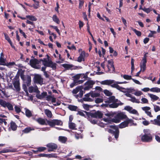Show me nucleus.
<instances>
[{
	"label": "nucleus",
	"mask_w": 160,
	"mask_h": 160,
	"mask_svg": "<svg viewBox=\"0 0 160 160\" xmlns=\"http://www.w3.org/2000/svg\"><path fill=\"white\" fill-rule=\"evenodd\" d=\"M127 82L125 81L122 82H116L114 80H107L102 81L100 83L102 85H111L112 87L116 88L118 90L122 92H124V91L123 90L125 89L123 88L120 87L118 84L126 83Z\"/></svg>",
	"instance_id": "obj_1"
},
{
	"label": "nucleus",
	"mask_w": 160,
	"mask_h": 160,
	"mask_svg": "<svg viewBox=\"0 0 160 160\" xmlns=\"http://www.w3.org/2000/svg\"><path fill=\"white\" fill-rule=\"evenodd\" d=\"M118 102V100L116 99L114 96H112L106 100L105 101V103L102 104L101 106L114 108H117L119 105L122 104L121 102L120 103H117Z\"/></svg>",
	"instance_id": "obj_2"
},
{
	"label": "nucleus",
	"mask_w": 160,
	"mask_h": 160,
	"mask_svg": "<svg viewBox=\"0 0 160 160\" xmlns=\"http://www.w3.org/2000/svg\"><path fill=\"white\" fill-rule=\"evenodd\" d=\"M47 58L41 59L40 61L42 62V64L44 66L50 67L53 69H55L56 68L57 64L49 59L50 57L48 55H47Z\"/></svg>",
	"instance_id": "obj_3"
},
{
	"label": "nucleus",
	"mask_w": 160,
	"mask_h": 160,
	"mask_svg": "<svg viewBox=\"0 0 160 160\" xmlns=\"http://www.w3.org/2000/svg\"><path fill=\"white\" fill-rule=\"evenodd\" d=\"M144 135L141 137V140L144 142H150L152 141V137L151 134V131L149 129H144L143 130Z\"/></svg>",
	"instance_id": "obj_4"
},
{
	"label": "nucleus",
	"mask_w": 160,
	"mask_h": 160,
	"mask_svg": "<svg viewBox=\"0 0 160 160\" xmlns=\"http://www.w3.org/2000/svg\"><path fill=\"white\" fill-rule=\"evenodd\" d=\"M127 117L125 113L123 112L118 113L115 116L114 118L112 119V121L115 123H119L121 119H127Z\"/></svg>",
	"instance_id": "obj_5"
},
{
	"label": "nucleus",
	"mask_w": 160,
	"mask_h": 160,
	"mask_svg": "<svg viewBox=\"0 0 160 160\" xmlns=\"http://www.w3.org/2000/svg\"><path fill=\"white\" fill-rule=\"evenodd\" d=\"M0 105L4 108H7L9 111L13 110V106L10 102H7L2 99H0Z\"/></svg>",
	"instance_id": "obj_6"
},
{
	"label": "nucleus",
	"mask_w": 160,
	"mask_h": 160,
	"mask_svg": "<svg viewBox=\"0 0 160 160\" xmlns=\"http://www.w3.org/2000/svg\"><path fill=\"white\" fill-rule=\"evenodd\" d=\"M109 127L112 128V129H109L108 131L109 132L113 133L114 135V137L116 139H117L119 135V131L118 128L116 126L112 125L109 126Z\"/></svg>",
	"instance_id": "obj_7"
},
{
	"label": "nucleus",
	"mask_w": 160,
	"mask_h": 160,
	"mask_svg": "<svg viewBox=\"0 0 160 160\" xmlns=\"http://www.w3.org/2000/svg\"><path fill=\"white\" fill-rule=\"evenodd\" d=\"M39 62V61L34 58L31 59L29 62L30 65L31 66L32 68L37 69H39L40 68V66L38 65Z\"/></svg>",
	"instance_id": "obj_8"
},
{
	"label": "nucleus",
	"mask_w": 160,
	"mask_h": 160,
	"mask_svg": "<svg viewBox=\"0 0 160 160\" xmlns=\"http://www.w3.org/2000/svg\"><path fill=\"white\" fill-rule=\"evenodd\" d=\"M62 66L67 69H76L78 68H81V66H76L72 64H63Z\"/></svg>",
	"instance_id": "obj_9"
},
{
	"label": "nucleus",
	"mask_w": 160,
	"mask_h": 160,
	"mask_svg": "<svg viewBox=\"0 0 160 160\" xmlns=\"http://www.w3.org/2000/svg\"><path fill=\"white\" fill-rule=\"evenodd\" d=\"M95 83V82L92 80L87 81L85 84V86L84 88V90H89L90 88H92Z\"/></svg>",
	"instance_id": "obj_10"
},
{
	"label": "nucleus",
	"mask_w": 160,
	"mask_h": 160,
	"mask_svg": "<svg viewBox=\"0 0 160 160\" xmlns=\"http://www.w3.org/2000/svg\"><path fill=\"white\" fill-rule=\"evenodd\" d=\"M107 67L108 68V71H113L114 70V67L113 65V61L112 60H110L108 61Z\"/></svg>",
	"instance_id": "obj_11"
},
{
	"label": "nucleus",
	"mask_w": 160,
	"mask_h": 160,
	"mask_svg": "<svg viewBox=\"0 0 160 160\" xmlns=\"http://www.w3.org/2000/svg\"><path fill=\"white\" fill-rule=\"evenodd\" d=\"M124 109L128 111L129 113L137 115H138L139 114L138 111L135 109H133L132 107L128 106L124 107Z\"/></svg>",
	"instance_id": "obj_12"
},
{
	"label": "nucleus",
	"mask_w": 160,
	"mask_h": 160,
	"mask_svg": "<svg viewBox=\"0 0 160 160\" xmlns=\"http://www.w3.org/2000/svg\"><path fill=\"white\" fill-rule=\"evenodd\" d=\"M102 121H103L105 123H103L102 122H101L99 123H98L99 125L101 127H105L106 125H107L108 123H110L111 122V121L109 118H103Z\"/></svg>",
	"instance_id": "obj_13"
},
{
	"label": "nucleus",
	"mask_w": 160,
	"mask_h": 160,
	"mask_svg": "<svg viewBox=\"0 0 160 160\" xmlns=\"http://www.w3.org/2000/svg\"><path fill=\"white\" fill-rule=\"evenodd\" d=\"M34 82L37 83L42 84L43 83V79L41 76L39 75H35L34 78Z\"/></svg>",
	"instance_id": "obj_14"
},
{
	"label": "nucleus",
	"mask_w": 160,
	"mask_h": 160,
	"mask_svg": "<svg viewBox=\"0 0 160 160\" xmlns=\"http://www.w3.org/2000/svg\"><path fill=\"white\" fill-rule=\"evenodd\" d=\"M47 146L49 148V152L52 151L54 149H56L57 148V145L54 143H51L47 144Z\"/></svg>",
	"instance_id": "obj_15"
},
{
	"label": "nucleus",
	"mask_w": 160,
	"mask_h": 160,
	"mask_svg": "<svg viewBox=\"0 0 160 160\" xmlns=\"http://www.w3.org/2000/svg\"><path fill=\"white\" fill-rule=\"evenodd\" d=\"M28 91L30 93L36 92L37 94L40 92L36 86L30 87L28 88Z\"/></svg>",
	"instance_id": "obj_16"
},
{
	"label": "nucleus",
	"mask_w": 160,
	"mask_h": 160,
	"mask_svg": "<svg viewBox=\"0 0 160 160\" xmlns=\"http://www.w3.org/2000/svg\"><path fill=\"white\" fill-rule=\"evenodd\" d=\"M85 53L84 51H82L80 54L79 56L78 57L77 61L78 62L84 61L85 57Z\"/></svg>",
	"instance_id": "obj_17"
},
{
	"label": "nucleus",
	"mask_w": 160,
	"mask_h": 160,
	"mask_svg": "<svg viewBox=\"0 0 160 160\" xmlns=\"http://www.w3.org/2000/svg\"><path fill=\"white\" fill-rule=\"evenodd\" d=\"M142 109L145 111V113L150 117H152L151 112L150 111V108L148 107H145L142 108Z\"/></svg>",
	"instance_id": "obj_18"
},
{
	"label": "nucleus",
	"mask_w": 160,
	"mask_h": 160,
	"mask_svg": "<svg viewBox=\"0 0 160 160\" xmlns=\"http://www.w3.org/2000/svg\"><path fill=\"white\" fill-rule=\"evenodd\" d=\"M102 114L101 112L98 111L95 113H92L91 116L95 118H101L102 116Z\"/></svg>",
	"instance_id": "obj_19"
},
{
	"label": "nucleus",
	"mask_w": 160,
	"mask_h": 160,
	"mask_svg": "<svg viewBox=\"0 0 160 160\" xmlns=\"http://www.w3.org/2000/svg\"><path fill=\"white\" fill-rule=\"evenodd\" d=\"M82 99L83 101L86 102H92L93 100L92 98L91 97L90 93L85 94Z\"/></svg>",
	"instance_id": "obj_20"
},
{
	"label": "nucleus",
	"mask_w": 160,
	"mask_h": 160,
	"mask_svg": "<svg viewBox=\"0 0 160 160\" xmlns=\"http://www.w3.org/2000/svg\"><path fill=\"white\" fill-rule=\"evenodd\" d=\"M146 62H147L142 61L140 64V68L141 71L143 72L145 70L146 68Z\"/></svg>",
	"instance_id": "obj_21"
},
{
	"label": "nucleus",
	"mask_w": 160,
	"mask_h": 160,
	"mask_svg": "<svg viewBox=\"0 0 160 160\" xmlns=\"http://www.w3.org/2000/svg\"><path fill=\"white\" fill-rule=\"evenodd\" d=\"M36 121L39 124L42 125H47V119H45L41 118H39L36 119Z\"/></svg>",
	"instance_id": "obj_22"
},
{
	"label": "nucleus",
	"mask_w": 160,
	"mask_h": 160,
	"mask_svg": "<svg viewBox=\"0 0 160 160\" xmlns=\"http://www.w3.org/2000/svg\"><path fill=\"white\" fill-rule=\"evenodd\" d=\"M47 92H43L40 94V92L37 93L36 94V97L38 99H41L45 98L47 96Z\"/></svg>",
	"instance_id": "obj_23"
},
{
	"label": "nucleus",
	"mask_w": 160,
	"mask_h": 160,
	"mask_svg": "<svg viewBox=\"0 0 160 160\" xmlns=\"http://www.w3.org/2000/svg\"><path fill=\"white\" fill-rule=\"evenodd\" d=\"M13 85L17 91H19L20 90V83L19 81L16 80L13 83Z\"/></svg>",
	"instance_id": "obj_24"
},
{
	"label": "nucleus",
	"mask_w": 160,
	"mask_h": 160,
	"mask_svg": "<svg viewBox=\"0 0 160 160\" xmlns=\"http://www.w3.org/2000/svg\"><path fill=\"white\" fill-rule=\"evenodd\" d=\"M148 95L150 98L151 101L153 102L156 101L159 99V98L155 95L148 93Z\"/></svg>",
	"instance_id": "obj_25"
},
{
	"label": "nucleus",
	"mask_w": 160,
	"mask_h": 160,
	"mask_svg": "<svg viewBox=\"0 0 160 160\" xmlns=\"http://www.w3.org/2000/svg\"><path fill=\"white\" fill-rule=\"evenodd\" d=\"M6 59L4 58V55L3 53L2 52L0 54V64L3 65H4L6 64Z\"/></svg>",
	"instance_id": "obj_26"
},
{
	"label": "nucleus",
	"mask_w": 160,
	"mask_h": 160,
	"mask_svg": "<svg viewBox=\"0 0 160 160\" xmlns=\"http://www.w3.org/2000/svg\"><path fill=\"white\" fill-rule=\"evenodd\" d=\"M130 92H134L132 93L136 96H139L143 94L141 91H140L135 90L133 89H130Z\"/></svg>",
	"instance_id": "obj_27"
},
{
	"label": "nucleus",
	"mask_w": 160,
	"mask_h": 160,
	"mask_svg": "<svg viewBox=\"0 0 160 160\" xmlns=\"http://www.w3.org/2000/svg\"><path fill=\"white\" fill-rule=\"evenodd\" d=\"M78 81V82L77 80H74L73 82L70 84V87L71 88H72L74 86L82 82V81Z\"/></svg>",
	"instance_id": "obj_28"
},
{
	"label": "nucleus",
	"mask_w": 160,
	"mask_h": 160,
	"mask_svg": "<svg viewBox=\"0 0 160 160\" xmlns=\"http://www.w3.org/2000/svg\"><path fill=\"white\" fill-rule=\"evenodd\" d=\"M128 126V123L127 120L121 123L119 125V127L120 128H123Z\"/></svg>",
	"instance_id": "obj_29"
},
{
	"label": "nucleus",
	"mask_w": 160,
	"mask_h": 160,
	"mask_svg": "<svg viewBox=\"0 0 160 160\" xmlns=\"http://www.w3.org/2000/svg\"><path fill=\"white\" fill-rule=\"evenodd\" d=\"M0 124L2 126L3 128L5 130L4 127L7 125V123L5 119H2L0 118Z\"/></svg>",
	"instance_id": "obj_30"
},
{
	"label": "nucleus",
	"mask_w": 160,
	"mask_h": 160,
	"mask_svg": "<svg viewBox=\"0 0 160 160\" xmlns=\"http://www.w3.org/2000/svg\"><path fill=\"white\" fill-rule=\"evenodd\" d=\"M34 129L33 128L31 127H28L26 128L22 131L24 133H28L29 132L31 131L34 130Z\"/></svg>",
	"instance_id": "obj_31"
},
{
	"label": "nucleus",
	"mask_w": 160,
	"mask_h": 160,
	"mask_svg": "<svg viewBox=\"0 0 160 160\" xmlns=\"http://www.w3.org/2000/svg\"><path fill=\"white\" fill-rule=\"evenodd\" d=\"M126 120L128 123V125H129V126H135L137 125V124L136 123H134L133 121L132 120L129 119L128 118Z\"/></svg>",
	"instance_id": "obj_32"
},
{
	"label": "nucleus",
	"mask_w": 160,
	"mask_h": 160,
	"mask_svg": "<svg viewBox=\"0 0 160 160\" xmlns=\"http://www.w3.org/2000/svg\"><path fill=\"white\" fill-rule=\"evenodd\" d=\"M44 112L47 116L49 118H51L52 116L51 112L48 109H46L44 110Z\"/></svg>",
	"instance_id": "obj_33"
},
{
	"label": "nucleus",
	"mask_w": 160,
	"mask_h": 160,
	"mask_svg": "<svg viewBox=\"0 0 160 160\" xmlns=\"http://www.w3.org/2000/svg\"><path fill=\"white\" fill-rule=\"evenodd\" d=\"M10 128L13 131H15L17 128V126L15 122L12 121L10 123Z\"/></svg>",
	"instance_id": "obj_34"
},
{
	"label": "nucleus",
	"mask_w": 160,
	"mask_h": 160,
	"mask_svg": "<svg viewBox=\"0 0 160 160\" xmlns=\"http://www.w3.org/2000/svg\"><path fill=\"white\" fill-rule=\"evenodd\" d=\"M151 122L152 124L160 126V121L157 118L154 119L153 120H152Z\"/></svg>",
	"instance_id": "obj_35"
},
{
	"label": "nucleus",
	"mask_w": 160,
	"mask_h": 160,
	"mask_svg": "<svg viewBox=\"0 0 160 160\" xmlns=\"http://www.w3.org/2000/svg\"><path fill=\"white\" fill-rule=\"evenodd\" d=\"M150 91L154 92H160V88L157 87L152 88H150Z\"/></svg>",
	"instance_id": "obj_36"
},
{
	"label": "nucleus",
	"mask_w": 160,
	"mask_h": 160,
	"mask_svg": "<svg viewBox=\"0 0 160 160\" xmlns=\"http://www.w3.org/2000/svg\"><path fill=\"white\" fill-rule=\"evenodd\" d=\"M87 114L88 112H87L80 110L78 111L77 114L85 117L86 115H87Z\"/></svg>",
	"instance_id": "obj_37"
},
{
	"label": "nucleus",
	"mask_w": 160,
	"mask_h": 160,
	"mask_svg": "<svg viewBox=\"0 0 160 160\" xmlns=\"http://www.w3.org/2000/svg\"><path fill=\"white\" fill-rule=\"evenodd\" d=\"M89 93L91 96V97L92 98V99L98 97L100 95V94L97 92H92Z\"/></svg>",
	"instance_id": "obj_38"
},
{
	"label": "nucleus",
	"mask_w": 160,
	"mask_h": 160,
	"mask_svg": "<svg viewBox=\"0 0 160 160\" xmlns=\"http://www.w3.org/2000/svg\"><path fill=\"white\" fill-rule=\"evenodd\" d=\"M67 140L66 137L63 136H59L58 138L59 141L62 143H64Z\"/></svg>",
	"instance_id": "obj_39"
},
{
	"label": "nucleus",
	"mask_w": 160,
	"mask_h": 160,
	"mask_svg": "<svg viewBox=\"0 0 160 160\" xmlns=\"http://www.w3.org/2000/svg\"><path fill=\"white\" fill-rule=\"evenodd\" d=\"M82 88L81 87H78L72 90V93L73 94H76Z\"/></svg>",
	"instance_id": "obj_40"
},
{
	"label": "nucleus",
	"mask_w": 160,
	"mask_h": 160,
	"mask_svg": "<svg viewBox=\"0 0 160 160\" xmlns=\"http://www.w3.org/2000/svg\"><path fill=\"white\" fill-rule=\"evenodd\" d=\"M27 5L30 7H33L34 9H36L38 8L39 6V2L38 1L35 2V4H33L32 5H29L28 4H27Z\"/></svg>",
	"instance_id": "obj_41"
},
{
	"label": "nucleus",
	"mask_w": 160,
	"mask_h": 160,
	"mask_svg": "<svg viewBox=\"0 0 160 160\" xmlns=\"http://www.w3.org/2000/svg\"><path fill=\"white\" fill-rule=\"evenodd\" d=\"M53 20L57 23L59 24L60 23V20L57 17L56 15H54L52 17Z\"/></svg>",
	"instance_id": "obj_42"
},
{
	"label": "nucleus",
	"mask_w": 160,
	"mask_h": 160,
	"mask_svg": "<svg viewBox=\"0 0 160 160\" xmlns=\"http://www.w3.org/2000/svg\"><path fill=\"white\" fill-rule=\"evenodd\" d=\"M25 109L26 116L28 117H31L32 115L31 112L28 109L25 108Z\"/></svg>",
	"instance_id": "obj_43"
},
{
	"label": "nucleus",
	"mask_w": 160,
	"mask_h": 160,
	"mask_svg": "<svg viewBox=\"0 0 160 160\" xmlns=\"http://www.w3.org/2000/svg\"><path fill=\"white\" fill-rule=\"evenodd\" d=\"M129 101L133 102L136 103H139L140 101L139 100L136 99L135 97H132L130 99H129Z\"/></svg>",
	"instance_id": "obj_44"
},
{
	"label": "nucleus",
	"mask_w": 160,
	"mask_h": 160,
	"mask_svg": "<svg viewBox=\"0 0 160 160\" xmlns=\"http://www.w3.org/2000/svg\"><path fill=\"white\" fill-rule=\"evenodd\" d=\"M46 123L47 125H48L52 127H53L54 126V120H47Z\"/></svg>",
	"instance_id": "obj_45"
},
{
	"label": "nucleus",
	"mask_w": 160,
	"mask_h": 160,
	"mask_svg": "<svg viewBox=\"0 0 160 160\" xmlns=\"http://www.w3.org/2000/svg\"><path fill=\"white\" fill-rule=\"evenodd\" d=\"M26 18L32 21H36L37 20L35 16L32 15H27Z\"/></svg>",
	"instance_id": "obj_46"
},
{
	"label": "nucleus",
	"mask_w": 160,
	"mask_h": 160,
	"mask_svg": "<svg viewBox=\"0 0 160 160\" xmlns=\"http://www.w3.org/2000/svg\"><path fill=\"white\" fill-rule=\"evenodd\" d=\"M76 124L73 122H69V127L70 128L72 129H76Z\"/></svg>",
	"instance_id": "obj_47"
},
{
	"label": "nucleus",
	"mask_w": 160,
	"mask_h": 160,
	"mask_svg": "<svg viewBox=\"0 0 160 160\" xmlns=\"http://www.w3.org/2000/svg\"><path fill=\"white\" fill-rule=\"evenodd\" d=\"M131 29L138 36H140L141 35V32L138 31L136 30V29L133 28H131Z\"/></svg>",
	"instance_id": "obj_48"
},
{
	"label": "nucleus",
	"mask_w": 160,
	"mask_h": 160,
	"mask_svg": "<svg viewBox=\"0 0 160 160\" xmlns=\"http://www.w3.org/2000/svg\"><path fill=\"white\" fill-rule=\"evenodd\" d=\"M68 108L72 111H76L78 109L77 106L73 105H69L68 107Z\"/></svg>",
	"instance_id": "obj_49"
},
{
	"label": "nucleus",
	"mask_w": 160,
	"mask_h": 160,
	"mask_svg": "<svg viewBox=\"0 0 160 160\" xmlns=\"http://www.w3.org/2000/svg\"><path fill=\"white\" fill-rule=\"evenodd\" d=\"M82 106L84 109L87 111H88L90 108H91V106L87 104H83Z\"/></svg>",
	"instance_id": "obj_50"
},
{
	"label": "nucleus",
	"mask_w": 160,
	"mask_h": 160,
	"mask_svg": "<svg viewBox=\"0 0 160 160\" xmlns=\"http://www.w3.org/2000/svg\"><path fill=\"white\" fill-rule=\"evenodd\" d=\"M54 126L55 125H61L62 122L60 121L57 119H54Z\"/></svg>",
	"instance_id": "obj_51"
},
{
	"label": "nucleus",
	"mask_w": 160,
	"mask_h": 160,
	"mask_svg": "<svg viewBox=\"0 0 160 160\" xmlns=\"http://www.w3.org/2000/svg\"><path fill=\"white\" fill-rule=\"evenodd\" d=\"M103 92L107 96H109L112 95V94L111 92L106 89L104 90Z\"/></svg>",
	"instance_id": "obj_52"
},
{
	"label": "nucleus",
	"mask_w": 160,
	"mask_h": 160,
	"mask_svg": "<svg viewBox=\"0 0 160 160\" xmlns=\"http://www.w3.org/2000/svg\"><path fill=\"white\" fill-rule=\"evenodd\" d=\"M121 76L124 79L126 80L132 79L131 76H129L127 75H124L123 76L122 75Z\"/></svg>",
	"instance_id": "obj_53"
},
{
	"label": "nucleus",
	"mask_w": 160,
	"mask_h": 160,
	"mask_svg": "<svg viewBox=\"0 0 160 160\" xmlns=\"http://www.w3.org/2000/svg\"><path fill=\"white\" fill-rule=\"evenodd\" d=\"M15 63L14 62H10L9 63L6 62V64L4 65H6L9 67V68H11L12 66H14L15 65Z\"/></svg>",
	"instance_id": "obj_54"
},
{
	"label": "nucleus",
	"mask_w": 160,
	"mask_h": 160,
	"mask_svg": "<svg viewBox=\"0 0 160 160\" xmlns=\"http://www.w3.org/2000/svg\"><path fill=\"white\" fill-rule=\"evenodd\" d=\"M46 148L44 147H39L38 148V150L37 151H34V152H36L38 151L39 152H42L46 150Z\"/></svg>",
	"instance_id": "obj_55"
},
{
	"label": "nucleus",
	"mask_w": 160,
	"mask_h": 160,
	"mask_svg": "<svg viewBox=\"0 0 160 160\" xmlns=\"http://www.w3.org/2000/svg\"><path fill=\"white\" fill-rule=\"evenodd\" d=\"M142 119L143 121H142V123L145 126H147L150 123L149 121L146 120L144 118H142Z\"/></svg>",
	"instance_id": "obj_56"
},
{
	"label": "nucleus",
	"mask_w": 160,
	"mask_h": 160,
	"mask_svg": "<svg viewBox=\"0 0 160 160\" xmlns=\"http://www.w3.org/2000/svg\"><path fill=\"white\" fill-rule=\"evenodd\" d=\"M154 109L155 112H158L160 111V107L156 105H153Z\"/></svg>",
	"instance_id": "obj_57"
},
{
	"label": "nucleus",
	"mask_w": 160,
	"mask_h": 160,
	"mask_svg": "<svg viewBox=\"0 0 160 160\" xmlns=\"http://www.w3.org/2000/svg\"><path fill=\"white\" fill-rule=\"evenodd\" d=\"M141 100L142 101L141 103H148V100L145 98H142Z\"/></svg>",
	"instance_id": "obj_58"
},
{
	"label": "nucleus",
	"mask_w": 160,
	"mask_h": 160,
	"mask_svg": "<svg viewBox=\"0 0 160 160\" xmlns=\"http://www.w3.org/2000/svg\"><path fill=\"white\" fill-rule=\"evenodd\" d=\"M4 35L5 39L8 41L9 43H11V41L8 35L6 33H4Z\"/></svg>",
	"instance_id": "obj_59"
},
{
	"label": "nucleus",
	"mask_w": 160,
	"mask_h": 160,
	"mask_svg": "<svg viewBox=\"0 0 160 160\" xmlns=\"http://www.w3.org/2000/svg\"><path fill=\"white\" fill-rule=\"evenodd\" d=\"M50 27L54 29L56 31L58 32V33L60 35V33L59 31V30L58 29L57 27L55 26H53L52 25H50Z\"/></svg>",
	"instance_id": "obj_60"
},
{
	"label": "nucleus",
	"mask_w": 160,
	"mask_h": 160,
	"mask_svg": "<svg viewBox=\"0 0 160 160\" xmlns=\"http://www.w3.org/2000/svg\"><path fill=\"white\" fill-rule=\"evenodd\" d=\"M92 117V118L90 120V121L92 124H96L98 123L97 120Z\"/></svg>",
	"instance_id": "obj_61"
},
{
	"label": "nucleus",
	"mask_w": 160,
	"mask_h": 160,
	"mask_svg": "<svg viewBox=\"0 0 160 160\" xmlns=\"http://www.w3.org/2000/svg\"><path fill=\"white\" fill-rule=\"evenodd\" d=\"M143 10L146 12V13H149L152 10V8H144L143 9Z\"/></svg>",
	"instance_id": "obj_62"
},
{
	"label": "nucleus",
	"mask_w": 160,
	"mask_h": 160,
	"mask_svg": "<svg viewBox=\"0 0 160 160\" xmlns=\"http://www.w3.org/2000/svg\"><path fill=\"white\" fill-rule=\"evenodd\" d=\"M31 82V78L29 76H28L27 78V81L26 83H27V85L29 86Z\"/></svg>",
	"instance_id": "obj_63"
},
{
	"label": "nucleus",
	"mask_w": 160,
	"mask_h": 160,
	"mask_svg": "<svg viewBox=\"0 0 160 160\" xmlns=\"http://www.w3.org/2000/svg\"><path fill=\"white\" fill-rule=\"evenodd\" d=\"M47 158H57V156L55 154H47Z\"/></svg>",
	"instance_id": "obj_64"
}]
</instances>
